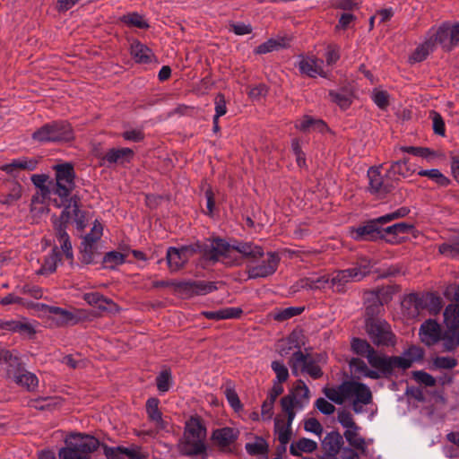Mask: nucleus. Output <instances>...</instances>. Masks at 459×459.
I'll list each match as a JSON object with an SVG mask.
<instances>
[{
	"label": "nucleus",
	"instance_id": "nucleus-1",
	"mask_svg": "<svg viewBox=\"0 0 459 459\" xmlns=\"http://www.w3.org/2000/svg\"><path fill=\"white\" fill-rule=\"evenodd\" d=\"M212 264L222 261L227 266H238L242 264L244 258L256 260L264 255L262 247L252 242L234 240L233 243H229L220 237H212Z\"/></svg>",
	"mask_w": 459,
	"mask_h": 459
},
{
	"label": "nucleus",
	"instance_id": "nucleus-2",
	"mask_svg": "<svg viewBox=\"0 0 459 459\" xmlns=\"http://www.w3.org/2000/svg\"><path fill=\"white\" fill-rule=\"evenodd\" d=\"M459 43V22L451 24L443 22L438 28L428 32L425 41L413 51L409 57L411 63L425 60L437 45H440L444 51L450 52Z\"/></svg>",
	"mask_w": 459,
	"mask_h": 459
},
{
	"label": "nucleus",
	"instance_id": "nucleus-3",
	"mask_svg": "<svg viewBox=\"0 0 459 459\" xmlns=\"http://www.w3.org/2000/svg\"><path fill=\"white\" fill-rule=\"evenodd\" d=\"M213 241L212 237L207 238L204 241L197 240L195 243L182 246L181 247H169L167 250L166 259L170 271H178L183 268L188 259L195 254H201L205 261L212 263V255Z\"/></svg>",
	"mask_w": 459,
	"mask_h": 459
},
{
	"label": "nucleus",
	"instance_id": "nucleus-4",
	"mask_svg": "<svg viewBox=\"0 0 459 459\" xmlns=\"http://www.w3.org/2000/svg\"><path fill=\"white\" fill-rule=\"evenodd\" d=\"M65 446L58 452L60 459H91L90 454L102 447V444L94 436L71 432L65 439Z\"/></svg>",
	"mask_w": 459,
	"mask_h": 459
},
{
	"label": "nucleus",
	"instance_id": "nucleus-5",
	"mask_svg": "<svg viewBox=\"0 0 459 459\" xmlns=\"http://www.w3.org/2000/svg\"><path fill=\"white\" fill-rule=\"evenodd\" d=\"M56 182L52 186L53 194L59 198L68 197L75 188V171L70 162L56 164L54 166Z\"/></svg>",
	"mask_w": 459,
	"mask_h": 459
},
{
	"label": "nucleus",
	"instance_id": "nucleus-6",
	"mask_svg": "<svg viewBox=\"0 0 459 459\" xmlns=\"http://www.w3.org/2000/svg\"><path fill=\"white\" fill-rule=\"evenodd\" d=\"M364 329L371 342L377 347H394L396 336L392 331L391 325L385 319L369 321L364 325Z\"/></svg>",
	"mask_w": 459,
	"mask_h": 459
},
{
	"label": "nucleus",
	"instance_id": "nucleus-7",
	"mask_svg": "<svg viewBox=\"0 0 459 459\" xmlns=\"http://www.w3.org/2000/svg\"><path fill=\"white\" fill-rule=\"evenodd\" d=\"M351 351L357 356L365 357L373 368L380 369L385 375L387 355L378 353L366 339L352 337Z\"/></svg>",
	"mask_w": 459,
	"mask_h": 459
},
{
	"label": "nucleus",
	"instance_id": "nucleus-8",
	"mask_svg": "<svg viewBox=\"0 0 459 459\" xmlns=\"http://www.w3.org/2000/svg\"><path fill=\"white\" fill-rule=\"evenodd\" d=\"M403 356H388L386 362L385 374L392 377L395 376V369L400 368L405 371L412 366L414 361H420L423 359L425 351L423 348L416 345H411L406 349Z\"/></svg>",
	"mask_w": 459,
	"mask_h": 459
},
{
	"label": "nucleus",
	"instance_id": "nucleus-9",
	"mask_svg": "<svg viewBox=\"0 0 459 459\" xmlns=\"http://www.w3.org/2000/svg\"><path fill=\"white\" fill-rule=\"evenodd\" d=\"M379 217L368 220L357 228L351 229V238L356 241H377L385 238L383 235L382 225Z\"/></svg>",
	"mask_w": 459,
	"mask_h": 459
},
{
	"label": "nucleus",
	"instance_id": "nucleus-10",
	"mask_svg": "<svg viewBox=\"0 0 459 459\" xmlns=\"http://www.w3.org/2000/svg\"><path fill=\"white\" fill-rule=\"evenodd\" d=\"M223 281H182L177 284V293L188 299L194 296L206 295L218 290L217 284Z\"/></svg>",
	"mask_w": 459,
	"mask_h": 459
},
{
	"label": "nucleus",
	"instance_id": "nucleus-11",
	"mask_svg": "<svg viewBox=\"0 0 459 459\" xmlns=\"http://www.w3.org/2000/svg\"><path fill=\"white\" fill-rule=\"evenodd\" d=\"M268 258L262 264L253 266L247 271L249 279L265 278L273 275L278 268L281 258L276 252H269Z\"/></svg>",
	"mask_w": 459,
	"mask_h": 459
},
{
	"label": "nucleus",
	"instance_id": "nucleus-12",
	"mask_svg": "<svg viewBox=\"0 0 459 459\" xmlns=\"http://www.w3.org/2000/svg\"><path fill=\"white\" fill-rule=\"evenodd\" d=\"M382 230L383 235H385V238H383V240L388 244L399 245L406 240V238L401 235L413 233L415 227L411 223L398 222L386 228L382 227Z\"/></svg>",
	"mask_w": 459,
	"mask_h": 459
},
{
	"label": "nucleus",
	"instance_id": "nucleus-13",
	"mask_svg": "<svg viewBox=\"0 0 459 459\" xmlns=\"http://www.w3.org/2000/svg\"><path fill=\"white\" fill-rule=\"evenodd\" d=\"M349 366L354 377L359 378L358 374H361L366 377L371 379L385 378L390 379L391 376L388 374H383L380 369H370L365 361L360 358H351L349 361Z\"/></svg>",
	"mask_w": 459,
	"mask_h": 459
},
{
	"label": "nucleus",
	"instance_id": "nucleus-14",
	"mask_svg": "<svg viewBox=\"0 0 459 459\" xmlns=\"http://www.w3.org/2000/svg\"><path fill=\"white\" fill-rule=\"evenodd\" d=\"M239 436V430L230 427L216 429L212 431L211 440L213 441L221 450L234 444Z\"/></svg>",
	"mask_w": 459,
	"mask_h": 459
},
{
	"label": "nucleus",
	"instance_id": "nucleus-15",
	"mask_svg": "<svg viewBox=\"0 0 459 459\" xmlns=\"http://www.w3.org/2000/svg\"><path fill=\"white\" fill-rule=\"evenodd\" d=\"M134 156V152L131 148H111L100 157L104 162L108 164L124 165L129 163Z\"/></svg>",
	"mask_w": 459,
	"mask_h": 459
},
{
	"label": "nucleus",
	"instance_id": "nucleus-16",
	"mask_svg": "<svg viewBox=\"0 0 459 459\" xmlns=\"http://www.w3.org/2000/svg\"><path fill=\"white\" fill-rule=\"evenodd\" d=\"M369 297L367 298L368 303L365 308L364 325L369 321L381 320L380 315L385 311L384 303L380 300V296L376 293H368Z\"/></svg>",
	"mask_w": 459,
	"mask_h": 459
},
{
	"label": "nucleus",
	"instance_id": "nucleus-17",
	"mask_svg": "<svg viewBox=\"0 0 459 459\" xmlns=\"http://www.w3.org/2000/svg\"><path fill=\"white\" fill-rule=\"evenodd\" d=\"M80 261L83 264L96 263V257L100 255L97 242L89 236L83 237L80 245Z\"/></svg>",
	"mask_w": 459,
	"mask_h": 459
},
{
	"label": "nucleus",
	"instance_id": "nucleus-18",
	"mask_svg": "<svg viewBox=\"0 0 459 459\" xmlns=\"http://www.w3.org/2000/svg\"><path fill=\"white\" fill-rule=\"evenodd\" d=\"M49 126L52 127L53 137H56V139L53 140V143L71 142L74 139L73 127L67 121H52L49 123Z\"/></svg>",
	"mask_w": 459,
	"mask_h": 459
},
{
	"label": "nucleus",
	"instance_id": "nucleus-19",
	"mask_svg": "<svg viewBox=\"0 0 459 459\" xmlns=\"http://www.w3.org/2000/svg\"><path fill=\"white\" fill-rule=\"evenodd\" d=\"M293 360L296 363H301V371L307 373L313 379H318L323 377L322 368L316 364V360H308V354L297 351L293 353Z\"/></svg>",
	"mask_w": 459,
	"mask_h": 459
},
{
	"label": "nucleus",
	"instance_id": "nucleus-20",
	"mask_svg": "<svg viewBox=\"0 0 459 459\" xmlns=\"http://www.w3.org/2000/svg\"><path fill=\"white\" fill-rule=\"evenodd\" d=\"M51 220L55 230V236L60 243V248L68 249V247H72L70 237L67 233L70 220H61V218L56 217V215H53Z\"/></svg>",
	"mask_w": 459,
	"mask_h": 459
},
{
	"label": "nucleus",
	"instance_id": "nucleus-21",
	"mask_svg": "<svg viewBox=\"0 0 459 459\" xmlns=\"http://www.w3.org/2000/svg\"><path fill=\"white\" fill-rule=\"evenodd\" d=\"M343 444V437L338 430H333L326 434L321 445L325 451V455H337Z\"/></svg>",
	"mask_w": 459,
	"mask_h": 459
},
{
	"label": "nucleus",
	"instance_id": "nucleus-22",
	"mask_svg": "<svg viewBox=\"0 0 459 459\" xmlns=\"http://www.w3.org/2000/svg\"><path fill=\"white\" fill-rule=\"evenodd\" d=\"M130 55L139 64H150L155 56L152 50L138 39L133 40L130 46Z\"/></svg>",
	"mask_w": 459,
	"mask_h": 459
},
{
	"label": "nucleus",
	"instance_id": "nucleus-23",
	"mask_svg": "<svg viewBox=\"0 0 459 459\" xmlns=\"http://www.w3.org/2000/svg\"><path fill=\"white\" fill-rule=\"evenodd\" d=\"M184 437L186 439L190 438V437L195 439L205 438L206 427L199 416H192L186 422Z\"/></svg>",
	"mask_w": 459,
	"mask_h": 459
},
{
	"label": "nucleus",
	"instance_id": "nucleus-24",
	"mask_svg": "<svg viewBox=\"0 0 459 459\" xmlns=\"http://www.w3.org/2000/svg\"><path fill=\"white\" fill-rule=\"evenodd\" d=\"M38 160L35 159H18L13 160L9 164H4L0 167V169L6 172L7 174L15 176V172L19 169L32 171L36 169Z\"/></svg>",
	"mask_w": 459,
	"mask_h": 459
},
{
	"label": "nucleus",
	"instance_id": "nucleus-25",
	"mask_svg": "<svg viewBox=\"0 0 459 459\" xmlns=\"http://www.w3.org/2000/svg\"><path fill=\"white\" fill-rule=\"evenodd\" d=\"M351 279H355L352 271L349 269L338 271L335 275L330 278V282L327 287L338 293L344 292L345 285Z\"/></svg>",
	"mask_w": 459,
	"mask_h": 459
},
{
	"label": "nucleus",
	"instance_id": "nucleus-26",
	"mask_svg": "<svg viewBox=\"0 0 459 459\" xmlns=\"http://www.w3.org/2000/svg\"><path fill=\"white\" fill-rule=\"evenodd\" d=\"M420 334H424L431 340V342H426L428 345L436 343L441 340L440 326L437 321L433 319H428L420 325Z\"/></svg>",
	"mask_w": 459,
	"mask_h": 459
},
{
	"label": "nucleus",
	"instance_id": "nucleus-27",
	"mask_svg": "<svg viewBox=\"0 0 459 459\" xmlns=\"http://www.w3.org/2000/svg\"><path fill=\"white\" fill-rule=\"evenodd\" d=\"M160 401L156 397H151L146 402V412L151 421L157 423L160 429L166 428L165 421L162 419V413L159 409Z\"/></svg>",
	"mask_w": 459,
	"mask_h": 459
},
{
	"label": "nucleus",
	"instance_id": "nucleus-28",
	"mask_svg": "<svg viewBox=\"0 0 459 459\" xmlns=\"http://www.w3.org/2000/svg\"><path fill=\"white\" fill-rule=\"evenodd\" d=\"M4 363L7 364L6 376L11 379L21 372H23L25 369L24 363L14 351H10L6 360H4Z\"/></svg>",
	"mask_w": 459,
	"mask_h": 459
},
{
	"label": "nucleus",
	"instance_id": "nucleus-29",
	"mask_svg": "<svg viewBox=\"0 0 459 459\" xmlns=\"http://www.w3.org/2000/svg\"><path fill=\"white\" fill-rule=\"evenodd\" d=\"M61 261V254L58 251V247L55 246L52 248L51 254L45 257L44 263L40 269L38 271V274L52 273L56 270L57 262Z\"/></svg>",
	"mask_w": 459,
	"mask_h": 459
},
{
	"label": "nucleus",
	"instance_id": "nucleus-30",
	"mask_svg": "<svg viewBox=\"0 0 459 459\" xmlns=\"http://www.w3.org/2000/svg\"><path fill=\"white\" fill-rule=\"evenodd\" d=\"M444 322L447 328H459V305L448 304L444 311Z\"/></svg>",
	"mask_w": 459,
	"mask_h": 459
},
{
	"label": "nucleus",
	"instance_id": "nucleus-31",
	"mask_svg": "<svg viewBox=\"0 0 459 459\" xmlns=\"http://www.w3.org/2000/svg\"><path fill=\"white\" fill-rule=\"evenodd\" d=\"M443 351H452L459 346V328H448L443 335Z\"/></svg>",
	"mask_w": 459,
	"mask_h": 459
},
{
	"label": "nucleus",
	"instance_id": "nucleus-32",
	"mask_svg": "<svg viewBox=\"0 0 459 459\" xmlns=\"http://www.w3.org/2000/svg\"><path fill=\"white\" fill-rule=\"evenodd\" d=\"M369 178V190L372 194H383L385 178L381 176L378 168L371 167L368 171Z\"/></svg>",
	"mask_w": 459,
	"mask_h": 459
},
{
	"label": "nucleus",
	"instance_id": "nucleus-33",
	"mask_svg": "<svg viewBox=\"0 0 459 459\" xmlns=\"http://www.w3.org/2000/svg\"><path fill=\"white\" fill-rule=\"evenodd\" d=\"M204 438L196 439V440H191L190 438H186L185 441V446H191V449H181L180 453L183 455L186 456H194V455H207L206 450L207 446L205 443L204 442Z\"/></svg>",
	"mask_w": 459,
	"mask_h": 459
},
{
	"label": "nucleus",
	"instance_id": "nucleus-34",
	"mask_svg": "<svg viewBox=\"0 0 459 459\" xmlns=\"http://www.w3.org/2000/svg\"><path fill=\"white\" fill-rule=\"evenodd\" d=\"M13 381L22 387H26L29 391L34 390L38 385L37 377L33 373L27 371L26 368L23 372L16 375Z\"/></svg>",
	"mask_w": 459,
	"mask_h": 459
},
{
	"label": "nucleus",
	"instance_id": "nucleus-35",
	"mask_svg": "<svg viewBox=\"0 0 459 459\" xmlns=\"http://www.w3.org/2000/svg\"><path fill=\"white\" fill-rule=\"evenodd\" d=\"M400 150L403 152H407L413 156L421 157L424 159L435 158L443 156L442 153H438L437 152L428 148V147H420V146H401Z\"/></svg>",
	"mask_w": 459,
	"mask_h": 459
},
{
	"label": "nucleus",
	"instance_id": "nucleus-36",
	"mask_svg": "<svg viewBox=\"0 0 459 459\" xmlns=\"http://www.w3.org/2000/svg\"><path fill=\"white\" fill-rule=\"evenodd\" d=\"M126 255L118 251H109L102 258V267L114 270L117 265L123 264L126 262Z\"/></svg>",
	"mask_w": 459,
	"mask_h": 459
},
{
	"label": "nucleus",
	"instance_id": "nucleus-37",
	"mask_svg": "<svg viewBox=\"0 0 459 459\" xmlns=\"http://www.w3.org/2000/svg\"><path fill=\"white\" fill-rule=\"evenodd\" d=\"M342 437L346 438L351 447L359 450L362 454L366 453L367 446L365 438L359 436L358 430L347 429L344 431Z\"/></svg>",
	"mask_w": 459,
	"mask_h": 459
},
{
	"label": "nucleus",
	"instance_id": "nucleus-38",
	"mask_svg": "<svg viewBox=\"0 0 459 459\" xmlns=\"http://www.w3.org/2000/svg\"><path fill=\"white\" fill-rule=\"evenodd\" d=\"M274 432L278 434V440L281 445H287L292 435L291 427L288 429V424H284L283 420L279 417L274 419Z\"/></svg>",
	"mask_w": 459,
	"mask_h": 459
},
{
	"label": "nucleus",
	"instance_id": "nucleus-39",
	"mask_svg": "<svg viewBox=\"0 0 459 459\" xmlns=\"http://www.w3.org/2000/svg\"><path fill=\"white\" fill-rule=\"evenodd\" d=\"M255 443H247L245 449L249 455H266L269 451V445L266 440L259 436H255Z\"/></svg>",
	"mask_w": 459,
	"mask_h": 459
},
{
	"label": "nucleus",
	"instance_id": "nucleus-40",
	"mask_svg": "<svg viewBox=\"0 0 459 459\" xmlns=\"http://www.w3.org/2000/svg\"><path fill=\"white\" fill-rule=\"evenodd\" d=\"M371 267V261L367 257H360L359 258L356 265L352 268H349V270L352 271V274L355 279L361 280L370 273Z\"/></svg>",
	"mask_w": 459,
	"mask_h": 459
},
{
	"label": "nucleus",
	"instance_id": "nucleus-41",
	"mask_svg": "<svg viewBox=\"0 0 459 459\" xmlns=\"http://www.w3.org/2000/svg\"><path fill=\"white\" fill-rule=\"evenodd\" d=\"M64 199L65 200L66 204L65 209L61 212L59 218L65 221L71 220V211L80 209L81 197L76 194H71L68 197H65Z\"/></svg>",
	"mask_w": 459,
	"mask_h": 459
},
{
	"label": "nucleus",
	"instance_id": "nucleus-42",
	"mask_svg": "<svg viewBox=\"0 0 459 459\" xmlns=\"http://www.w3.org/2000/svg\"><path fill=\"white\" fill-rule=\"evenodd\" d=\"M88 316L85 312L82 310H76L74 312H71L63 308L61 315L59 316V320L63 325H75L81 321H83Z\"/></svg>",
	"mask_w": 459,
	"mask_h": 459
},
{
	"label": "nucleus",
	"instance_id": "nucleus-43",
	"mask_svg": "<svg viewBox=\"0 0 459 459\" xmlns=\"http://www.w3.org/2000/svg\"><path fill=\"white\" fill-rule=\"evenodd\" d=\"M353 395L356 397L355 400L359 402L361 404L367 405L372 403V393L369 387L364 383L357 381Z\"/></svg>",
	"mask_w": 459,
	"mask_h": 459
},
{
	"label": "nucleus",
	"instance_id": "nucleus-44",
	"mask_svg": "<svg viewBox=\"0 0 459 459\" xmlns=\"http://www.w3.org/2000/svg\"><path fill=\"white\" fill-rule=\"evenodd\" d=\"M444 302L440 296L435 292H427L426 308L431 315H438L442 310Z\"/></svg>",
	"mask_w": 459,
	"mask_h": 459
},
{
	"label": "nucleus",
	"instance_id": "nucleus-45",
	"mask_svg": "<svg viewBox=\"0 0 459 459\" xmlns=\"http://www.w3.org/2000/svg\"><path fill=\"white\" fill-rule=\"evenodd\" d=\"M300 281L302 283L301 284L302 288H307L309 290H322V289H325L327 285H329L330 276L323 275L316 279L305 278V279H302Z\"/></svg>",
	"mask_w": 459,
	"mask_h": 459
},
{
	"label": "nucleus",
	"instance_id": "nucleus-46",
	"mask_svg": "<svg viewBox=\"0 0 459 459\" xmlns=\"http://www.w3.org/2000/svg\"><path fill=\"white\" fill-rule=\"evenodd\" d=\"M281 407L282 412L287 414L294 408L301 409L303 407L302 403L295 397V394L293 392H290L287 395H284L280 400Z\"/></svg>",
	"mask_w": 459,
	"mask_h": 459
},
{
	"label": "nucleus",
	"instance_id": "nucleus-47",
	"mask_svg": "<svg viewBox=\"0 0 459 459\" xmlns=\"http://www.w3.org/2000/svg\"><path fill=\"white\" fill-rule=\"evenodd\" d=\"M299 68L301 74L312 78L319 74V71L321 70L320 66L316 65V59H302L299 63Z\"/></svg>",
	"mask_w": 459,
	"mask_h": 459
},
{
	"label": "nucleus",
	"instance_id": "nucleus-48",
	"mask_svg": "<svg viewBox=\"0 0 459 459\" xmlns=\"http://www.w3.org/2000/svg\"><path fill=\"white\" fill-rule=\"evenodd\" d=\"M329 96L331 97V100L336 103L343 110L349 108L352 103L351 93L330 91Z\"/></svg>",
	"mask_w": 459,
	"mask_h": 459
},
{
	"label": "nucleus",
	"instance_id": "nucleus-49",
	"mask_svg": "<svg viewBox=\"0 0 459 459\" xmlns=\"http://www.w3.org/2000/svg\"><path fill=\"white\" fill-rule=\"evenodd\" d=\"M51 128L49 123L43 125L32 134V139L39 143H53L56 137H53Z\"/></svg>",
	"mask_w": 459,
	"mask_h": 459
},
{
	"label": "nucleus",
	"instance_id": "nucleus-50",
	"mask_svg": "<svg viewBox=\"0 0 459 459\" xmlns=\"http://www.w3.org/2000/svg\"><path fill=\"white\" fill-rule=\"evenodd\" d=\"M287 342L294 348L300 351V348L306 344L307 338L301 328H295L287 337Z\"/></svg>",
	"mask_w": 459,
	"mask_h": 459
},
{
	"label": "nucleus",
	"instance_id": "nucleus-51",
	"mask_svg": "<svg viewBox=\"0 0 459 459\" xmlns=\"http://www.w3.org/2000/svg\"><path fill=\"white\" fill-rule=\"evenodd\" d=\"M304 310V307H289L275 313L273 315V319L278 322H282L295 316L300 315Z\"/></svg>",
	"mask_w": 459,
	"mask_h": 459
},
{
	"label": "nucleus",
	"instance_id": "nucleus-52",
	"mask_svg": "<svg viewBox=\"0 0 459 459\" xmlns=\"http://www.w3.org/2000/svg\"><path fill=\"white\" fill-rule=\"evenodd\" d=\"M272 369L276 374V379L273 380L274 383L282 385V383L286 382L289 378V370L287 367L281 362L278 360H274L272 362Z\"/></svg>",
	"mask_w": 459,
	"mask_h": 459
},
{
	"label": "nucleus",
	"instance_id": "nucleus-53",
	"mask_svg": "<svg viewBox=\"0 0 459 459\" xmlns=\"http://www.w3.org/2000/svg\"><path fill=\"white\" fill-rule=\"evenodd\" d=\"M122 21L130 26H134L139 29H148L150 27L149 23L144 21L143 16L138 13L124 15Z\"/></svg>",
	"mask_w": 459,
	"mask_h": 459
},
{
	"label": "nucleus",
	"instance_id": "nucleus-54",
	"mask_svg": "<svg viewBox=\"0 0 459 459\" xmlns=\"http://www.w3.org/2000/svg\"><path fill=\"white\" fill-rule=\"evenodd\" d=\"M141 449L139 446H133L131 447L118 446V450L121 452L123 459L126 457L129 459H146L147 455L142 453Z\"/></svg>",
	"mask_w": 459,
	"mask_h": 459
},
{
	"label": "nucleus",
	"instance_id": "nucleus-55",
	"mask_svg": "<svg viewBox=\"0 0 459 459\" xmlns=\"http://www.w3.org/2000/svg\"><path fill=\"white\" fill-rule=\"evenodd\" d=\"M411 375H412V378L416 382H418L421 385H424L426 387H433L436 385V383H437L436 378L432 375H430L423 370L412 371Z\"/></svg>",
	"mask_w": 459,
	"mask_h": 459
},
{
	"label": "nucleus",
	"instance_id": "nucleus-56",
	"mask_svg": "<svg viewBox=\"0 0 459 459\" xmlns=\"http://www.w3.org/2000/svg\"><path fill=\"white\" fill-rule=\"evenodd\" d=\"M338 421L339 423L347 429L359 430V427L354 421L352 415L346 410H341L338 411Z\"/></svg>",
	"mask_w": 459,
	"mask_h": 459
},
{
	"label": "nucleus",
	"instance_id": "nucleus-57",
	"mask_svg": "<svg viewBox=\"0 0 459 459\" xmlns=\"http://www.w3.org/2000/svg\"><path fill=\"white\" fill-rule=\"evenodd\" d=\"M438 251L442 255L451 257L459 255V237L452 240L451 243H443L439 246Z\"/></svg>",
	"mask_w": 459,
	"mask_h": 459
},
{
	"label": "nucleus",
	"instance_id": "nucleus-58",
	"mask_svg": "<svg viewBox=\"0 0 459 459\" xmlns=\"http://www.w3.org/2000/svg\"><path fill=\"white\" fill-rule=\"evenodd\" d=\"M224 394H225L228 403L233 408V410L235 411H239L240 410H242L243 405H242V403L239 400V397L233 386H231V385L227 386Z\"/></svg>",
	"mask_w": 459,
	"mask_h": 459
},
{
	"label": "nucleus",
	"instance_id": "nucleus-59",
	"mask_svg": "<svg viewBox=\"0 0 459 459\" xmlns=\"http://www.w3.org/2000/svg\"><path fill=\"white\" fill-rule=\"evenodd\" d=\"M405 302H408L410 305H413L417 310H422L426 308L427 303V293L420 296L418 293H410L405 297Z\"/></svg>",
	"mask_w": 459,
	"mask_h": 459
},
{
	"label": "nucleus",
	"instance_id": "nucleus-60",
	"mask_svg": "<svg viewBox=\"0 0 459 459\" xmlns=\"http://www.w3.org/2000/svg\"><path fill=\"white\" fill-rule=\"evenodd\" d=\"M171 373L169 370H162L156 377L157 388L160 392H167L170 387Z\"/></svg>",
	"mask_w": 459,
	"mask_h": 459
},
{
	"label": "nucleus",
	"instance_id": "nucleus-61",
	"mask_svg": "<svg viewBox=\"0 0 459 459\" xmlns=\"http://www.w3.org/2000/svg\"><path fill=\"white\" fill-rule=\"evenodd\" d=\"M410 213V209L408 207L403 206L397 209L396 211L387 213L385 215L379 217V221H382L384 224L388 223L394 220H397L400 218H404Z\"/></svg>",
	"mask_w": 459,
	"mask_h": 459
},
{
	"label": "nucleus",
	"instance_id": "nucleus-62",
	"mask_svg": "<svg viewBox=\"0 0 459 459\" xmlns=\"http://www.w3.org/2000/svg\"><path fill=\"white\" fill-rule=\"evenodd\" d=\"M356 385H357V381L351 380V381H344L338 386L340 395L342 398V403H344L345 399L353 396V393H354Z\"/></svg>",
	"mask_w": 459,
	"mask_h": 459
},
{
	"label": "nucleus",
	"instance_id": "nucleus-63",
	"mask_svg": "<svg viewBox=\"0 0 459 459\" xmlns=\"http://www.w3.org/2000/svg\"><path fill=\"white\" fill-rule=\"evenodd\" d=\"M433 365L437 368L451 369L457 365V359L451 357H436Z\"/></svg>",
	"mask_w": 459,
	"mask_h": 459
},
{
	"label": "nucleus",
	"instance_id": "nucleus-64",
	"mask_svg": "<svg viewBox=\"0 0 459 459\" xmlns=\"http://www.w3.org/2000/svg\"><path fill=\"white\" fill-rule=\"evenodd\" d=\"M298 450L304 453H312L317 448V443L312 439L301 437L296 442Z\"/></svg>",
	"mask_w": 459,
	"mask_h": 459
}]
</instances>
